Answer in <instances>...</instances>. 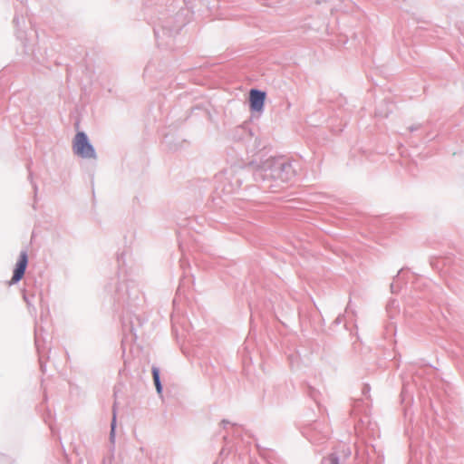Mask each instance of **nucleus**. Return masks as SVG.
Returning a JSON list of instances; mask_svg holds the SVG:
<instances>
[{"mask_svg":"<svg viewBox=\"0 0 464 464\" xmlns=\"http://www.w3.org/2000/svg\"><path fill=\"white\" fill-rule=\"evenodd\" d=\"M72 150L76 155L82 158H95L94 149L89 142L85 133L82 131H79L76 133L72 141Z\"/></svg>","mask_w":464,"mask_h":464,"instance_id":"f257e3e1","label":"nucleus"},{"mask_svg":"<svg viewBox=\"0 0 464 464\" xmlns=\"http://www.w3.org/2000/svg\"><path fill=\"white\" fill-rule=\"evenodd\" d=\"M266 93L258 90H251L249 92V102L251 110L261 111L264 107Z\"/></svg>","mask_w":464,"mask_h":464,"instance_id":"f03ea898","label":"nucleus"},{"mask_svg":"<svg viewBox=\"0 0 464 464\" xmlns=\"http://www.w3.org/2000/svg\"><path fill=\"white\" fill-rule=\"evenodd\" d=\"M27 266V255L25 252L21 254L20 260L16 264V267L14 271V276L9 282V284H15L18 282L24 276L25 268Z\"/></svg>","mask_w":464,"mask_h":464,"instance_id":"7ed1b4c3","label":"nucleus"},{"mask_svg":"<svg viewBox=\"0 0 464 464\" xmlns=\"http://www.w3.org/2000/svg\"><path fill=\"white\" fill-rule=\"evenodd\" d=\"M152 376H153L154 384H155L158 393H161L162 387H161L160 381V371L157 367L152 368Z\"/></svg>","mask_w":464,"mask_h":464,"instance_id":"20e7f679","label":"nucleus"},{"mask_svg":"<svg viewBox=\"0 0 464 464\" xmlns=\"http://www.w3.org/2000/svg\"><path fill=\"white\" fill-rule=\"evenodd\" d=\"M114 421H115V417L113 418V421H112V424H111V432L114 431Z\"/></svg>","mask_w":464,"mask_h":464,"instance_id":"39448f33","label":"nucleus"},{"mask_svg":"<svg viewBox=\"0 0 464 464\" xmlns=\"http://www.w3.org/2000/svg\"><path fill=\"white\" fill-rule=\"evenodd\" d=\"M332 462H333V464H337V461H336V459H332Z\"/></svg>","mask_w":464,"mask_h":464,"instance_id":"423d86ee","label":"nucleus"}]
</instances>
